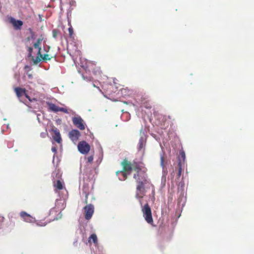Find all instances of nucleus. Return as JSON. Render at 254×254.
Returning a JSON list of instances; mask_svg holds the SVG:
<instances>
[{"label":"nucleus","mask_w":254,"mask_h":254,"mask_svg":"<svg viewBox=\"0 0 254 254\" xmlns=\"http://www.w3.org/2000/svg\"><path fill=\"white\" fill-rule=\"evenodd\" d=\"M121 165L124 171L130 172L132 170L135 171L133 177L136 183L135 197L142 198L146 193L145 186L150 184L146 173V169H142L139 163L133 161L132 163L129 162L127 158L124 159L121 162ZM151 185L153 188L152 191L154 192V187L151 184Z\"/></svg>","instance_id":"nucleus-1"},{"label":"nucleus","mask_w":254,"mask_h":254,"mask_svg":"<svg viewBox=\"0 0 254 254\" xmlns=\"http://www.w3.org/2000/svg\"><path fill=\"white\" fill-rule=\"evenodd\" d=\"M143 216L145 221L149 224L153 225V219L151 209L148 203L145 204L141 208Z\"/></svg>","instance_id":"nucleus-2"},{"label":"nucleus","mask_w":254,"mask_h":254,"mask_svg":"<svg viewBox=\"0 0 254 254\" xmlns=\"http://www.w3.org/2000/svg\"><path fill=\"white\" fill-rule=\"evenodd\" d=\"M78 151L82 154H87L90 150V145L85 141H81L77 145Z\"/></svg>","instance_id":"nucleus-3"},{"label":"nucleus","mask_w":254,"mask_h":254,"mask_svg":"<svg viewBox=\"0 0 254 254\" xmlns=\"http://www.w3.org/2000/svg\"><path fill=\"white\" fill-rule=\"evenodd\" d=\"M72 121L73 125L80 130H82L85 129V124L81 117H73Z\"/></svg>","instance_id":"nucleus-4"},{"label":"nucleus","mask_w":254,"mask_h":254,"mask_svg":"<svg viewBox=\"0 0 254 254\" xmlns=\"http://www.w3.org/2000/svg\"><path fill=\"white\" fill-rule=\"evenodd\" d=\"M84 210L85 213V218L86 220H90L94 213V206L91 204H88L84 207Z\"/></svg>","instance_id":"nucleus-5"},{"label":"nucleus","mask_w":254,"mask_h":254,"mask_svg":"<svg viewBox=\"0 0 254 254\" xmlns=\"http://www.w3.org/2000/svg\"><path fill=\"white\" fill-rule=\"evenodd\" d=\"M52 57L50 56L49 54H45L43 55L40 53V55H38V56L34 58V57H32V60L35 64H37L40 63L42 60L44 61H47L51 60Z\"/></svg>","instance_id":"nucleus-6"},{"label":"nucleus","mask_w":254,"mask_h":254,"mask_svg":"<svg viewBox=\"0 0 254 254\" xmlns=\"http://www.w3.org/2000/svg\"><path fill=\"white\" fill-rule=\"evenodd\" d=\"M80 135V132L78 130L75 129H72L68 133L69 138L74 143L78 140Z\"/></svg>","instance_id":"nucleus-7"},{"label":"nucleus","mask_w":254,"mask_h":254,"mask_svg":"<svg viewBox=\"0 0 254 254\" xmlns=\"http://www.w3.org/2000/svg\"><path fill=\"white\" fill-rule=\"evenodd\" d=\"M9 22L12 24L15 30H20L23 24V23L21 20H16L12 17L9 18Z\"/></svg>","instance_id":"nucleus-8"},{"label":"nucleus","mask_w":254,"mask_h":254,"mask_svg":"<svg viewBox=\"0 0 254 254\" xmlns=\"http://www.w3.org/2000/svg\"><path fill=\"white\" fill-rule=\"evenodd\" d=\"M20 217L24 221L28 223H31L35 221V218L25 211L20 213Z\"/></svg>","instance_id":"nucleus-9"},{"label":"nucleus","mask_w":254,"mask_h":254,"mask_svg":"<svg viewBox=\"0 0 254 254\" xmlns=\"http://www.w3.org/2000/svg\"><path fill=\"white\" fill-rule=\"evenodd\" d=\"M14 90L17 97L19 99L20 101H21L20 98L23 96H24V94H25V92H26V90L25 88L17 87L14 88Z\"/></svg>","instance_id":"nucleus-10"},{"label":"nucleus","mask_w":254,"mask_h":254,"mask_svg":"<svg viewBox=\"0 0 254 254\" xmlns=\"http://www.w3.org/2000/svg\"><path fill=\"white\" fill-rule=\"evenodd\" d=\"M52 131L54 133V134L53 135L54 140L58 143H61L62 139L59 130L56 128L53 129Z\"/></svg>","instance_id":"nucleus-11"},{"label":"nucleus","mask_w":254,"mask_h":254,"mask_svg":"<svg viewBox=\"0 0 254 254\" xmlns=\"http://www.w3.org/2000/svg\"><path fill=\"white\" fill-rule=\"evenodd\" d=\"M53 186L57 190H62L64 188V183L60 180L54 181Z\"/></svg>","instance_id":"nucleus-12"},{"label":"nucleus","mask_w":254,"mask_h":254,"mask_svg":"<svg viewBox=\"0 0 254 254\" xmlns=\"http://www.w3.org/2000/svg\"><path fill=\"white\" fill-rule=\"evenodd\" d=\"M42 41V39L39 38L33 45L34 48L38 49V50L37 55H40L41 48L40 47V45H41Z\"/></svg>","instance_id":"nucleus-13"},{"label":"nucleus","mask_w":254,"mask_h":254,"mask_svg":"<svg viewBox=\"0 0 254 254\" xmlns=\"http://www.w3.org/2000/svg\"><path fill=\"white\" fill-rule=\"evenodd\" d=\"M145 146V141L144 140V139L141 137L140 138L138 142V151L141 150L142 149H144Z\"/></svg>","instance_id":"nucleus-14"},{"label":"nucleus","mask_w":254,"mask_h":254,"mask_svg":"<svg viewBox=\"0 0 254 254\" xmlns=\"http://www.w3.org/2000/svg\"><path fill=\"white\" fill-rule=\"evenodd\" d=\"M49 110L51 111H53L54 112L57 113L58 112L59 109V106H57L56 105L53 104V103H49Z\"/></svg>","instance_id":"nucleus-15"},{"label":"nucleus","mask_w":254,"mask_h":254,"mask_svg":"<svg viewBox=\"0 0 254 254\" xmlns=\"http://www.w3.org/2000/svg\"><path fill=\"white\" fill-rule=\"evenodd\" d=\"M130 172L127 171H124L123 170L118 171L116 172V175H118L119 173H121L123 177H124V180H125L127 179L128 175L130 174Z\"/></svg>","instance_id":"nucleus-16"},{"label":"nucleus","mask_w":254,"mask_h":254,"mask_svg":"<svg viewBox=\"0 0 254 254\" xmlns=\"http://www.w3.org/2000/svg\"><path fill=\"white\" fill-rule=\"evenodd\" d=\"M91 241H93V242L95 244H97V236L96 234H92V235H91V236L89 237V240H88V241L89 242H91Z\"/></svg>","instance_id":"nucleus-17"},{"label":"nucleus","mask_w":254,"mask_h":254,"mask_svg":"<svg viewBox=\"0 0 254 254\" xmlns=\"http://www.w3.org/2000/svg\"><path fill=\"white\" fill-rule=\"evenodd\" d=\"M142 105L147 109H150L151 108V105L148 101L143 100L141 101Z\"/></svg>","instance_id":"nucleus-18"},{"label":"nucleus","mask_w":254,"mask_h":254,"mask_svg":"<svg viewBox=\"0 0 254 254\" xmlns=\"http://www.w3.org/2000/svg\"><path fill=\"white\" fill-rule=\"evenodd\" d=\"M68 25H69V27L68 28V29L69 33V38H73V29L70 22L68 23Z\"/></svg>","instance_id":"nucleus-19"},{"label":"nucleus","mask_w":254,"mask_h":254,"mask_svg":"<svg viewBox=\"0 0 254 254\" xmlns=\"http://www.w3.org/2000/svg\"><path fill=\"white\" fill-rule=\"evenodd\" d=\"M62 112L64 113L69 114L72 111L70 109H68L66 108L59 107L58 112Z\"/></svg>","instance_id":"nucleus-20"},{"label":"nucleus","mask_w":254,"mask_h":254,"mask_svg":"<svg viewBox=\"0 0 254 254\" xmlns=\"http://www.w3.org/2000/svg\"><path fill=\"white\" fill-rule=\"evenodd\" d=\"M178 166L179 167V170H178V172L177 174V176L178 177H180V176L181 175L182 172V163L180 160L178 162Z\"/></svg>","instance_id":"nucleus-21"},{"label":"nucleus","mask_w":254,"mask_h":254,"mask_svg":"<svg viewBox=\"0 0 254 254\" xmlns=\"http://www.w3.org/2000/svg\"><path fill=\"white\" fill-rule=\"evenodd\" d=\"M58 34H59V31L57 29L53 30V31H52L53 37L55 39H56L57 38Z\"/></svg>","instance_id":"nucleus-22"},{"label":"nucleus","mask_w":254,"mask_h":254,"mask_svg":"<svg viewBox=\"0 0 254 254\" xmlns=\"http://www.w3.org/2000/svg\"><path fill=\"white\" fill-rule=\"evenodd\" d=\"M87 162L89 163H91L93 160V156L90 155L88 156L87 158Z\"/></svg>","instance_id":"nucleus-23"},{"label":"nucleus","mask_w":254,"mask_h":254,"mask_svg":"<svg viewBox=\"0 0 254 254\" xmlns=\"http://www.w3.org/2000/svg\"><path fill=\"white\" fill-rule=\"evenodd\" d=\"M161 166L164 168L165 167V164H164V158L163 156H161Z\"/></svg>","instance_id":"nucleus-24"},{"label":"nucleus","mask_w":254,"mask_h":254,"mask_svg":"<svg viewBox=\"0 0 254 254\" xmlns=\"http://www.w3.org/2000/svg\"><path fill=\"white\" fill-rule=\"evenodd\" d=\"M28 52H29V57H31L32 58L33 56H32V53L33 51V48L31 47H29L28 49Z\"/></svg>","instance_id":"nucleus-25"},{"label":"nucleus","mask_w":254,"mask_h":254,"mask_svg":"<svg viewBox=\"0 0 254 254\" xmlns=\"http://www.w3.org/2000/svg\"><path fill=\"white\" fill-rule=\"evenodd\" d=\"M180 155H181V157L183 159V161L184 162L185 161V152L184 151L181 152L180 153Z\"/></svg>","instance_id":"nucleus-26"},{"label":"nucleus","mask_w":254,"mask_h":254,"mask_svg":"<svg viewBox=\"0 0 254 254\" xmlns=\"http://www.w3.org/2000/svg\"><path fill=\"white\" fill-rule=\"evenodd\" d=\"M47 222H44V223L39 222V223H37V225L40 226H46L47 225Z\"/></svg>","instance_id":"nucleus-27"},{"label":"nucleus","mask_w":254,"mask_h":254,"mask_svg":"<svg viewBox=\"0 0 254 254\" xmlns=\"http://www.w3.org/2000/svg\"><path fill=\"white\" fill-rule=\"evenodd\" d=\"M24 96L26 98H27L30 101H32V100L31 99L29 96L28 95V94L26 93V92H25V94H24Z\"/></svg>","instance_id":"nucleus-28"},{"label":"nucleus","mask_w":254,"mask_h":254,"mask_svg":"<svg viewBox=\"0 0 254 254\" xmlns=\"http://www.w3.org/2000/svg\"><path fill=\"white\" fill-rule=\"evenodd\" d=\"M52 151H53V152H55V153H56V152H57V148H56V147H53L52 148Z\"/></svg>","instance_id":"nucleus-29"},{"label":"nucleus","mask_w":254,"mask_h":254,"mask_svg":"<svg viewBox=\"0 0 254 254\" xmlns=\"http://www.w3.org/2000/svg\"><path fill=\"white\" fill-rule=\"evenodd\" d=\"M46 135H47L46 133H41V136L42 137H45Z\"/></svg>","instance_id":"nucleus-30"},{"label":"nucleus","mask_w":254,"mask_h":254,"mask_svg":"<svg viewBox=\"0 0 254 254\" xmlns=\"http://www.w3.org/2000/svg\"><path fill=\"white\" fill-rule=\"evenodd\" d=\"M87 198H88V194H86V199H85V203H86V204L88 202H87Z\"/></svg>","instance_id":"nucleus-31"},{"label":"nucleus","mask_w":254,"mask_h":254,"mask_svg":"<svg viewBox=\"0 0 254 254\" xmlns=\"http://www.w3.org/2000/svg\"><path fill=\"white\" fill-rule=\"evenodd\" d=\"M28 76L29 78L31 79L32 78V75L31 74H28Z\"/></svg>","instance_id":"nucleus-32"},{"label":"nucleus","mask_w":254,"mask_h":254,"mask_svg":"<svg viewBox=\"0 0 254 254\" xmlns=\"http://www.w3.org/2000/svg\"><path fill=\"white\" fill-rule=\"evenodd\" d=\"M140 203L141 205H142V202H141V200H140Z\"/></svg>","instance_id":"nucleus-33"}]
</instances>
